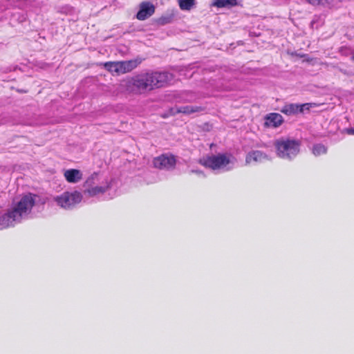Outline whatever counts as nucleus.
I'll return each mask as SVG.
<instances>
[{"label": "nucleus", "mask_w": 354, "mask_h": 354, "mask_svg": "<svg viewBox=\"0 0 354 354\" xmlns=\"http://www.w3.org/2000/svg\"><path fill=\"white\" fill-rule=\"evenodd\" d=\"M104 67L106 70L111 73H119V64L118 62H106L104 64Z\"/></svg>", "instance_id": "obj_20"}, {"label": "nucleus", "mask_w": 354, "mask_h": 354, "mask_svg": "<svg viewBox=\"0 0 354 354\" xmlns=\"http://www.w3.org/2000/svg\"><path fill=\"white\" fill-rule=\"evenodd\" d=\"M274 147L279 158L291 161L299 153L301 142L299 140L281 137L274 141Z\"/></svg>", "instance_id": "obj_3"}, {"label": "nucleus", "mask_w": 354, "mask_h": 354, "mask_svg": "<svg viewBox=\"0 0 354 354\" xmlns=\"http://www.w3.org/2000/svg\"><path fill=\"white\" fill-rule=\"evenodd\" d=\"M154 167L159 169L171 170L175 168L176 160L171 153H164L153 160Z\"/></svg>", "instance_id": "obj_6"}, {"label": "nucleus", "mask_w": 354, "mask_h": 354, "mask_svg": "<svg viewBox=\"0 0 354 354\" xmlns=\"http://www.w3.org/2000/svg\"><path fill=\"white\" fill-rule=\"evenodd\" d=\"M17 66H14V67L9 66V67L6 68V69L5 70V72L7 73V72H10L12 71H15V70H17Z\"/></svg>", "instance_id": "obj_25"}, {"label": "nucleus", "mask_w": 354, "mask_h": 354, "mask_svg": "<svg viewBox=\"0 0 354 354\" xmlns=\"http://www.w3.org/2000/svg\"><path fill=\"white\" fill-rule=\"evenodd\" d=\"M40 202L45 203V201H41L38 195L30 193L23 196L10 211L0 215V230L28 219L32 207Z\"/></svg>", "instance_id": "obj_2"}, {"label": "nucleus", "mask_w": 354, "mask_h": 354, "mask_svg": "<svg viewBox=\"0 0 354 354\" xmlns=\"http://www.w3.org/2000/svg\"><path fill=\"white\" fill-rule=\"evenodd\" d=\"M159 24L164 25L169 24L171 21V17H162L159 19Z\"/></svg>", "instance_id": "obj_21"}, {"label": "nucleus", "mask_w": 354, "mask_h": 354, "mask_svg": "<svg viewBox=\"0 0 354 354\" xmlns=\"http://www.w3.org/2000/svg\"><path fill=\"white\" fill-rule=\"evenodd\" d=\"M310 104L305 103L302 104H285L281 109L280 111L287 115H297L300 113H303L304 110L309 109Z\"/></svg>", "instance_id": "obj_8"}, {"label": "nucleus", "mask_w": 354, "mask_h": 354, "mask_svg": "<svg viewBox=\"0 0 354 354\" xmlns=\"http://www.w3.org/2000/svg\"><path fill=\"white\" fill-rule=\"evenodd\" d=\"M268 160V156L259 150H252L248 152L245 157L246 164L261 163Z\"/></svg>", "instance_id": "obj_10"}, {"label": "nucleus", "mask_w": 354, "mask_h": 354, "mask_svg": "<svg viewBox=\"0 0 354 354\" xmlns=\"http://www.w3.org/2000/svg\"><path fill=\"white\" fill-rule=\"evenodd\" d=\"M112 183V179L110 180H106L105 183H104L102 185L94 186L88 188V189H84V193H87L90 196H95L100 194H104L111 188Z\"/></svg>", "instance_id": "obj_12"}, {"label": "nucleus", "mask_w": 354, "mask_h": 354, "mask_svg": "<svg viewBox=\"0 0 354 354\" xmlns=\"http://www.w3.org/2000/svg\"><path fill=\"white\" fill-rule=\"evenodd\" d=\"M312 152L315 156L325 154L327 152V147L323 144H315L313 147Z\"/></svg>", "instance_id": "obj_19"}, {"label": "nucleus", "mask_w": 354, "mask_h": 354, "mask_svg": "<svg viewBox=\"0 0 354 354\" xmlns=\"http://www.w3.org/2000/svg\"><path fill=\"white\" fill-rule=\"evenodd\" d=\"M172 80L173 75L171 73L147 69L128 78L125 88L129 93L143 95L165 87Z\"/></svg>", "instance_id": "obj_1"}, {"label": "nucleus", "mask_w": 354, "mask_h": 354, "mask_svg": "<svg viewBox=\"0 0 354 354\" xmlns=\"http://www.w3.org/2000/svg\"><path fill=\"white\" fill-rule=\"evenodd\" d=\"M264 119V125L267 127L277 128L281 125L283 122V118L282 115L277 113H270L267 114Z\"/></svg>", "instance_id": "obj_11"}, {"label": "nucleus", "mask_w": 354, "mask_h": 354, "mask_svg": "<svg viewBox=\"0 0 354 354\" xmlns=\"http://www.w3.org/2000/svg\"><path fill=\"white\" fill-rule=\"evenodd\" d=\"M205 108L202 106L197 105H186V106H176L175 108V113H181L186 115H190L195 113H199L204 111Z\"/></svg>", "instance_id": "obj_14"}, {"label": "nucleus", "mask_w": 354, "mask_h": 354, "mask_svg": "<svg viewBox=\"0 0 354 354\" xmlns=\"http://www.w3.org/2000/svg\"><path fill=\"white\" fill-rule=\"evenodd\" d=\"M213 5L218 8L234 6L237 5V0H215Z\"/></svg>", "instance_id": "obj_17"}, {"label": "nucleus", "mask_w": 354, "mask_h": 354, "mask_svg": "<svg viewBox=\"0 0 354 354\" xmlns=\"http://www.w3.org/2000/svg\"><path fill=\"white\" fill-rule=\"evenodd\" d=\"M312 5H319L324 3V0H306Z\"/></svg>", "instance_id": "obj_23"}, {"label": "nucleus", "mask_w": 354, "mask_h": 354, "mask_svg": "<svg viewBox=\"0 0 354 354\" xmlns=\"http://www.w3.org/2000/svg\"><path fill=\"white\" fill-rule=\"evenodd\" d=\"M178 2L183 10H190L196 4V0H178Z\"/></svg>", "instance_id": "obj_18"}, {"label": "nucleus", "mask_w": 354, "mask_h": 354, "mask_svg": "<svg viewBox=\"0 0 354 354\" xmlns=\"http://www.w3.org/2000/svg\"><path fill=\"white\" fill-rule=\"evenodd\" d=\"M98 181V174L97 173L94 172L84 182L83 187L85 189H88V188L94 187V185Z\"/></svg>", "instance_id": "obj_16"}, {"label": "nucleus", "mask_w": 354, "mask_h": 354, "mask_svg": "<svg viewBox=\"0 0 354 354\" xmlns=\"http://www.w3.org/2000/svg\"><path fill=\"white\" fill-rule=\"evenodd\" d=\"M140 63L141 61L138 59L118 62L119 73L123 74L130 72L136 68Z\"/></svg>", "instance_id": "obj_13"}, {"label": "nucleus", "mask_w": 354, "mask_h": 354, "mask_svg": "<svg viewBox=\"0 0 354 354\" xmlns=\"http://www.w3.org/2000/svg\"><path fill=\"white\" fill-rule=\"evenodd\" d=\"M5 10L4 17L6 19L10 18V23H21L26 21L27 15L19 8H6Z\"/></svg>", "instance_id": "obj_7"}, {"label": "nucleus", "mask_w": 354, "mask_h": 354, "mask_svg": "<svg viewBox=\"0 0 354 354\" xmlns=\"http://www.w3.org/2000/svg\"><path fill=\"white\" fill-rule=\"evenodd\" d=\"M155 6L149 1H143L140 4V9L136 15L138 20L143 21L153 15Z\"/></svg>", "instance_id": "obj_9"}, {"label": "nucleus", "mask_w": 354, "mask_h": 354, "mask_svg": "<svg viewBox=\"0 0 354 354\" xmlns=\"http://www.w3.org/2000/svg\"><path fill=\"white\" fill-rule=\"evenodd\" d=\"M82 200V194L78 191L64 192L53 198L56 204L64 209H72Z\"/></svg>", "instance_id": "obj_5"}, {"label": "nucleus", "mask_w": 354, "mask_h": 354, "mask_svg": "<svg viewBox=\"0 0 354 354\" xmlns=\"http://www.w3.org/2000/svg\"><path fill=\"white\" fill-rule=\"evenodd\" d=\"M191 172L192 173H194V174H197L198 176H199L201 177H203V178L205 177V175L204 174L203 171H201V170L192 169V170H191Z\"/></svg>", "instance_id": "obj_22"}, {"label": "nucleus", "mask_w": 354, "mask_h": 354, "mask_svg": "<svg viewBox=\"0 0 354 354\" xmlns=\"http://www.w3.org/2000/svg\"><path fill=\"white\" fill-rule=\"evenodd\" d=\"M235 158L230 153H218L205 156L198 162L214 171H227L233 169Z\"/></svg>", "instance_id": "obj_4"}, {"label": "nucleus", "mask_w": 354, "mask_h": 354, "mask_svg": "<svg viewBox=\"0 0 354 354\" xmlns=\"http://www.w3.org/2000/svg\"><path fill=\"white\" fill-rule=\"evenodd\" d=\"M351 59H352L353 61H354V53H353V54L352 55V56H351Z\"/></svg>", "instance_id": "obj_26"}, {"label": "nucleus", "mask_w": 354, "mask_h": 354, "mask_svg": "<svg viewBox=\"0 0 354 354\" xmlns=\"http://www.w3.org/2000/svg\"><path fill=\"white\" fill-rule=\"evenodd\" d=\"M1 19H2V17H0V20H1Z\"/></svg>", "instance_id": "obj_27"}, {"label": "nucleus", "mask_w": 354, "mask_h": 354, "mask_svg": "<svg viewBox=\"0 0 354 354\" xmlns=\"http://www.w3.org/2000/svg\"><path fill=\"white\" fill-rule=\"evenodd\" d=\"M64 176L68 183H76L82 178V173L76 169H70L64 171Z\"/></svg>", "instance_id": "obj_15"}, {"label": "nucleus", "mask_w": 354, "mask_h": 354, "mask_svg": "<svg viewBox=\"0 0 354 354\" xmlns=\"http://www.w3.org/2000/svg\"><path fill=\"white\" fill-rule=\"evenodd\" d=\"M344 131L348 135H354V128H346Z\"/></svg>", "instance_id": "obj_24"}]
</instances>
